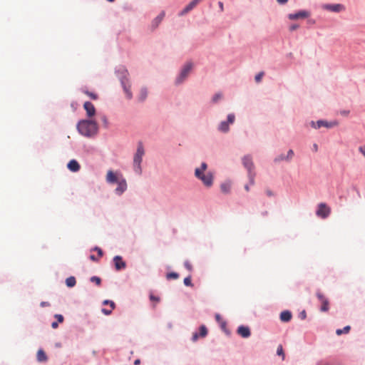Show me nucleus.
<instances>
[{
	"instance_id": "nucleus-1",
	"label": "nucleus",
	"mask_w": 365,
	"mask_h": 365,
	"mask_svg": "<svg viewBox=\"0 0 365 365\" xmlns=\"http://www.w3.org/2000/svg\"><path fill=\"white\" fill-rule=\"evenodd\" d=\"M207 165L205 163H202L200 168H197L195 170V176L202 181L203 185L207 187H210L213 184V173L211 172H207Z\"/></svg>"
},
{
	"instance_id": "nucleus-2",
	"label": "nucleus",
	"mask_w": 365,
	"mask_h": 365,
	"mask_svg": "<svg viewBox=\"0 0 365 365\" xmlns=\"http://www.w3.org/2000/svg\"><path fill=\"white\" fill-rule=\"evenodd\" d=\"M77 129L83 135L90 137L97 133L98 125L93 120H83L78 123Z\"/></svg>"
},
{
	"instance_id": "nucleus-3",
	"label": "nucleus",
	"mask_w": 365,
	"mask_h": 365,
	"mask_svg": "<svg viewBox=\"0 0 365 365\" xmlns=\"http://www.w3.org/2000/svg\"><path fill=\"white\" fill-rule=\"evenodd\" d=\"M145 155V149L142 142L138 143L136 153L133 157V170L135 173L140 175L142 173L141 162Z\"/></svg>"
},
{
	"instance_id": "nucleus-4",
	"label": "nucleus",
	"mask_w": 365,
	"mask_h": 365,
	"mask_svg": "<svg viewBox=\"0 0 365 365\" xmlns=\"http://www.w3.org/2000/svg\"><path fill=\"white\" fill-rule=\"evenodd\" d=\"M242 164L244 167L247 170L248 172V178L250 180V185H253L255 184V173L254 172V164L252 162V159L250 155H245L242 158Z\"/></svg>"
},
{
	"instance_id": "nucleus-5",
	"label": "nucleus",
	"mask_w": 365,
	"mask_h": 365,
	"mask_svg": "<svg viewBox=\"0 0 365 365\" xmlns=\"http://www.w3.org/2000/svg\"><path fill=\"white\" fill-rule=\"evenodd\" d=\"M322 8L325 11H328L333 13H340L344 11L346 9L345 6L341 4H325L322 6Z\"/></svg>"
},
{
	"instance_id": "nucleus-6",
	"label": "nucleus",
	"mask_w": 365,
	"mask_h": 365,
	"mask_svg": "<svg viewBox=\"0 0 365 365\" xmlns=\"http://www.w3.org/2000/svg\"><path fill=\"white\" fill-rule=\"evenodd\" d=\"M316 295L322 304L320 311L322 312H328L329 309V299L319 291L317 292Z\"/></svg>"
},
{
	"instance_id": "nucleus-7",
	"label": "nucleus",
	"mask_w": 365,
	"mask_h": 365,
	"mask_svg": "<svg viewBox=\"0 0 365 365\" xmlns=\"http://www.w3.org/2000/svg\"><path fill=\"white\" fill-rule=\"evenodd\" d=\"M192 68V63H187L185 65L179 76L176 78V83H181L188 76Z\"/></svg>"
},
{
	"instance_id": "nucleus-8",
	"label": "nucleus",
	"mask_w": 365,
	"mask_h": 365,
	"mask_svg": "<svg viewBox=\"0 0 365 365\" xmlns=\"http://www.w3.org/2000/svg\"><path fill=\"white\" fill-rule=\"evenodd\" d=\"M235 116L233 113L227 115V121H222L219 125V130L223 133H227L229 130V125L235 122Z\"/></svg>"
},
{
	"instance_id": "nucleus-9",
	"label": "nucleus",
	"mask_w": 365,
	"mask_h": 365,
	"mask_svg": "<svg viewBox=\"0 0 365 365\" xmlns=\"http://www.w3.org/2000/svg\"><path fill=\"white\" fill-rule=\"evenodd\" d=\"M331 212V209L328 207L325 203H320L318 205V209L317 210V215L322 218H327Z\"/></svg>"
},
{
	"instance_id": "nucleus-10",
	"label": "nucleus",
	"mask_w": 365,
	"mask_h": 365,
	"mask_svg": "<svg viewBox=\"0 0 365 365\" xmlns=\"http://www.w3.org/2000/svg\"><path fill=\"white\" fill-rule=\"evenodd\" d=\"M310 16V13L307 11L302 10L295 14H290L288 16V18L290 20H297L299 19H305Z\"/></svg>"
},
{
	"instance_id": "nucleus-11",
	"label": "nucleus",
	"mask_w": 365,
	"mask_h": 365,
	"mask_svg": "<svg viewBox=\"0 0 365 365\" xmlns=\"http://www.w3.org/2000/svg\"><path fill=\"white\" fill-rule=\"evenodd\" d=\"M121 84L124 89L125 93L128 99H131L133 97L132 93L130 91V85L128 78H124L121 79Z\"/></svg>"
},
{
	"instance_id": "nucleus-12",
	"label": "nucleus",
	"mask_w": 365,
	"mask_h": 365,
	"mask_svg": "<svg viewBox=\"0 0 365 365\" xmlns=\"http://www.w3.org/2000/svg\"><path fill=\"white\" fill-rule=\"evenodd\" d=\"M202 0H192L179 14L180 16H183L192 10Z\"/></svg>"
},
{
	"instance_id": "nucleus-13",
	"label": "nucleus",
	"mask_w": 365,
	"mask_h": 365,
	"mask_svg": "<svg viewBox=\"0 0 365 365\" xmlns=\"http://www.w3.org/2000/svg\"><path fill=\"white\" fill-rule=\"evenodd\" d=\"M113 262L115 264V268L117 271L123 269L126 267L125 262L123 260L120 256H115L113 258Z\"/></svg>"
},
{
	"instance_id": "nucleus-14",
	"label": "nucleus",
	"mask_w": 365,
	"mask_h": 365,
	"mask_svg": "<svg viewBox=\"0 0 365 365\" xmlns=\"http://www.w3.org/2000/svg\"><path fill=\"white\" fill-rule=\"evenodd\" d=\"M83 108L86 111L88 117H92L96 114V108L93 104L89 101H86L83 104Z\"/></svg>"
},
{
	"instance_id": "nucleus-15",
	"label": "nucleus",
	"mask_w": 365,
	"mask_h": 365,
	"mask_svg": "<svg viewBox=\"0 0 365 365\" xmlns=\"http://www.w3.org/2000/svg\"><path fill=\"white\" fill-rule=\"evenodd\" d=\"M118 187L115 189V192L118 194H122L127 188V183L125 179H120L118 182Z\"/></svg>"
},
{
	"instance_id": "nucleus-16",
	"label": "nucleus",
	"mask_w": 365,
	"mask_h": 365,
	"mask_svg": "<svg viewBox=\"0 0 365 365\" xmlns=\"http://www.w3.org/2000/svg\"><path fill=\"white\" fill-rule=\"evenodd\" d=\"M237 334L243 338H247L250 336V330L249 327L245 326H240L238 327Z\"/></svg>"
},
{
	"instance_id": "nucleus-17",
	"label": "nucleus",
	"mask_w": 365,
	"mask_h": 365,
	"mask_svg": "<svg viewBox=\"0 0 365 365\" xmlns=\"http://www.w3.org/2000/svg\"><path fill=\"white\" fill-rule=\"evenodd\" d=\"M119 180L118 176L112 170H108L106 175V181L109 183H115Z\"/></svg>"
},
{
	"instance_id": "nucleus-18",
	"label": "nucleus",
	"mask_w": 365,
	"mask_h": 365,
	"mask_svg": "<svg viewBox=\"0 0 365 365\" xmlns=\"http://www.w3.org/2000/svg\"><path fill=\"white\" fill-rule=\"evenodd\" d=\"M67 167L72 172H78L81 168L79 163L76 160H70Z\"/></svg>"
},
{
	"instance_id": "nucleus-19",
	"label": "nucleus",
	"mask_w": 365,
	"mask_h": 365,
	"mask_svg": "<svg viewBox=\"0 0 365 365\" xmlns=\"http://www.w3.org/2000/svg\"><path fill=\"white\" fill-rule=\"evenodd\" d=\"M292 319V313L289 311H284L280 314V319L282 322H287Z\"/></svg>"
},
{
	"instance_id": "nucleus-20",
	"label": "nucleus",
	"mask_w": 365,
	"mask_h": 365,
	"mask_svg": "<svg viewBox=\"0 0 365 365\" xmlns=\"http://www.w3.org/2000/svg\"><path fill=\"white\" fill-rule=\"evenodd\" d=\"M165 11H162L153 21V23H152V26L154 27V28H156L158 26V25L161 23V21H163L164 16H165Z\"/></svg>"
},
{
	"instance_id": "nucleus-21",
	"label": "nucleus",
	"mask_w": 365,
	"mask_h": 365,
	"mask_svg": "<svg viewBox=\"0 0 365 365\" xmlns=\"http://www.w3.org/2000/svg\"><path fill=\"white\" fill-rule=\"evenodd\" d=\"M36 357H37L38 361H39V362H45L48 359L46 353L42 349H39L37 351Z\"/></svg>"
},
{
	"instance_id": "nucleus-22",
	"label": "nucleus",
	"mask_w": 365,
	"mask_h": 365,
	"mask_svg": "<svg viewBox=\"0 0 365 365\" xmlns=\"http://www.w3.org/2000/svg\"><path fill=\"white\" fill-rule=\"evenodd\" d=\"M231 189V183L230 182H224L220 185V190L222 192L225 194H227L230 192Z\"/></svg>"
},
{
	"instance_id": "nucleus-23",
	"label": "nucleus",
	"mask_w": 365,
	"mask_h": 365,
	"mask_svg": "<svg viewBox=\"0 0 365 365\" xmlns=\"http://www.w3.org/2000/svg\"><path fill=\"white\" fill-rule=\"evenodd\" d=\"M148 96V91L146 88H143L141 90H140V94H139V96H138V99L140 101H143L146 99Z\"/></svg>"
},
{
	"instance_id": "nucleus-24",
	"label": "nucleus",
	"mask_w": 365,
	"mask_h": 365,
	"mask_svg": "<svg viewBox=\"0 0 365 365\" xmlns=\"http://www.w3.org/2000/svg\"><path fill=\"white\" fill-rule=\"evenodd\" d=\"M76 283V278L74 277H68L66 280V284L68 287H73Z\"/></svg>"
},
{
	"instance_id": "nucleus-25",
	"label": "nucleus",
	"mask_w": 365,
	"mask_h": 365,
	"mask_svg": "<svg viewBox=\"0 0 365 365\" xmlns=\"http://www.w3.org/2000/svg\"><path fill=\"white\" fill-rule=\"evenodd\" d=\"M312 126L314 128H319L322 126L329 127L328 123L326 122V121H324V120H318L317 122V125H315V123L314 122H312Z\"/></svg>"
},
{
	"instance_id": "nucleus-26",
	"label": "nucleus",
	"mask_w": 365,
	"mask_h": 365,
	"mask_svg": "<svg viewBox=\"0 0 365 365\" xmlns=\"http://www.w3.org/2000/svg\"><path fill=\"white\" fill-rule=\"evenodd\" d=\"M215 319L217 322L220 324L222 329H225L226 327V322L222 319L219 314H215Z\"/></svg>"
},
{
	"instance_id": "nucleus-27",
	"label": "nucleus",
	"mask_w": 365,
	"mask_h": 365,
	"mask_svg": "<svg viewBox=\"0 0 365 365\" xmlns=\"http://www.w3.org/2000/svg\"><path fill=\"white\" fill-rule=\"evenodd\" d=\"M350 329H351L350 326H346V327H344V329H337V330L336 331V334L337 335H341V334H347V333H349V332Z\"/></svg>"
},
{
	"instance_id": "nucleus-28",
	"label": "nucleus",
	"mask_w": 365,
	"mask_h": 365,
	"mask_svg": "<svg viewBox=\"0 0 365 365\" xmlns=\"http://www.w3.org/2000/svg\"><path fill=\"white\" fill-rule=\"evenodd\" d=\"M199 334L201 337H205L207 334V329L205 325L200 326Z\"/></svg>"
},
{
	"instance_id": "nucleus-29",
	"label": "nucleus",
	"mask_w": 365,
	"mask_h": 365,
	"mask_svg": "<svg viewBox=\"0 0 365 365\" xmlns=\"http://www.w3.org/2000/svg\"><path fill=\"white\" fill-rule=\"evenodd\" d=\"M277 354L279 356H282V360L284 359L285 354L284 353L283 347H282V346L281 344L277 346Z\"/></svg>"
},
{
	"instance_id": "nucleus-30",
	"label": "nucleus",
	"mask_w": 365,
	"mask_h": 365,
	"mask_svg": "<svg viewBox=\"0 0 365 365\" xmlns=\"http://www.w3.org/2000/svg\"><path fill=\"white\" fill-rule=\"evenodd\" d=\"M178 277H179V274L176 272H170V273H168L166 275L167 279H176Z\"/></svg>"
},
{
	"instance_id": "nucleus-31",
	"label": "nucleus",
	"mask_w": 365,
	"mask_h": 365,
	"mask_svg": "<svg viewBox=\"0 0 365 365\" xmlns=\"http://www.w3.org/2000/svg\"><path fill=\"white\" fill-rule=\"evenodd\" d=\"M184 284L185 286H187V287H192L193 284L192 283V281H191V277L190 276H188L187 277H185L184 279Z\"/></svg>"
},
{
	"instance_id": "nucleus-32",
	"label": "nucleus",
	"mask_w": 365,
	"mask_h": 365,
	"mask_svg": "<svg viewBox=\"0 0 365 365\" xmlns=\"http://www.w3.org/2000/svg\"><path fill=\"white\" fill-rule=\"evenodd\" d=\"M84 93L86 94L88 96H89L93 100H96L98 98V95L94 93L89 92L88 91H85Z\"/></svg>"
},
{
	"instance_id": "nucleus-33",
	"label": "nucleus",
	"mask_w": 365,
	"mask_h": 365,
	"mask_svg": "<svg viewBox=\"0 0 365 365\" xmlns=\"http://www.w3.org/2000/svg\"><path fill=\"white\" fill-rule=\"evenodd\" d=\"M91 281L92 282H94L96 283L98 286H99L101 284V279L100 277H96V276H93L91 278Z\"/></svg>"
},
{
	"instance_id": "nucleus-34",
	"label": "nucleus",
	"mask_w": 365,
	"mask_h": 365,
	"mask_svg": "<svg viewBox=\"0 0 365 365\" xmlns=\"http://www.w3.org/2000/svg\"><path fill=\"white\" fill-rule=\"evenodd\" d=\"M222 94L220 93H216L213 98H212V101L214 103H216L217 102V101H219L220 99H222Z\"/></svg>"
},
{
	"instance_id": "nucleus-35",
	"label": "nucleus",
	"mask_w": 365,
	"mask_h": 365,
	"mask_svg": "<svg viewBox=\"0 0 365 365\" xmlns=\"http://www.w3.org/2000/svg\"><path fill=\"white\" fill-rule=\"evenodd\" d=\"M264 72H262H262H259L258 74H257V75L255 76V81H256L257 83H259V82L261 81V80H262V77L264 76Z\"/></svg>"
},
{
	"instance_id": "nucleus-36",
	"label": "nucleus",
	"mask_w": 365,
	"mask_h": 365,
	"mask_svg": "<svg viewBox=\"0 0 365 365\" xmlns=\"http://www.w3.org/2000/svg\"><path fill=\"white\" fill-rule=\"evenodd\" d=\"M282 160H287V157L284 155H280L274 159L275 162H279Z\"/></svg>"
},
{
	"instance_id": "nucleus-37",
	"label": "nucleus",
	"mask_w": 365,
	"mask_h": 365,
	"mask_svg": "<svg viewBox=\"0 0 365 365\" xmlns=\"http://www.w3.org/2000/svg\"><path fill=\"white\" fill-rule=\"evenodd\" d=\"M54 317L57 319V322L59 323H62L64 320L63 315L56 314L54 315Z\"/></svg>"
},
{
	"instance_id": "nucleus-38",
	"label": "nucleus",
	"mask_w": 365,
	"mask_h": 365,
	"mask_svg": "<svg viewBox=\"0 0 365 365\" xmlns=\"http://www.w3.org/2000/svg\"><path fill=\"white\" fill-rule=\"evenodd\" d=\"M184 265H185V267L189 270V271H192V264H190V262L189 261H185L184 262Z\"/></svg>"
},
{
	"instance_id": "nucleus-39",
	"label": "nucleus",
	"mask_w": 365,
	"mask_h": 365,
	"mask_svg": "<svg viewBox=\"0 0 365 365\" xmlns=\"http://www.w3.org/2000/svg\"><path fill=\"white\" fill-rule=\"evenodd\" d=\"M359 151L365 158V144L359 147Z\"/></svg>"
},
{
	"instance_id": "nucleus-40",
	"label": "nucleus",
	"mask_w": 365,
	"mask_h": 365,
	"mask_svg": "<svg viewBox=\"0 0 365 365\" xmlns=\"http://www.w3.org/2000/svg\"><path fill=\"white\" fill-rule=\"evenodd\" d=\"M103 304H109L110 308H112V309L115 308V303L113 301L105 300L103 302Z\"/></svg>"
},
{
	"instance_id": "nucleus-41",
	"label": "nucleus",
	"mask_w": 365,
	"mask_h": 365,
	"mask_svg": "<svg viewBox=\"0 0 365 365\" xmlns=\"http://www.w3.org/2000/svg\"><path fill=\"white\" fill-rule=\"evenodd\" d=\"M293 156H294V152H293V150H289L288 151V153H287V156H286V157H287V160H291V159L293 158Z\"/></svg>"
},
{
	"instance_id": "nucleus-42",
	"label": "nucleus",
	"mask_w": 365,
	"mask_h": 365,
	"mask_svg": "<svg viewBox=\"0 0 365 365\" xmlns=\"http://www.w3.org/2000/svg\"><path fill=\"white\" fill-rule=\"evenodd\" d=\"M150 299L151 301L155 302L156 303H158L160 301V298L158 297L154 296L153 294L150 295Z\"/></svg>"
},
{
	"instance_id": "nucleus-43",
	"label": "nucleus",
	"mask_w": 365,
	"mask_h": 365,
	"mask_svg": "<svg viewBox=\"0 0 365 365\" xmlns=\"http://www.w3.org/2000/svg\"><path fill=\"white\" fill-rule=\"evenodd\" d=\"M113 309L110 308V309H102V312L105 314L106 315H109L111 314Z\"/></svg>"
},
{
	"instance_id": "nucleus-44",
	"label": "nucleus",
	"mask_w": 365,
	"mask_h": 365,
	"mask_svg": "<svg viewBox=\"0 0 365 365\" xmlns=\"http://www.w3.org/2000/svg\"><path fill=\"white\" fill-rule=\"evenodd\" d=\"M95 250L97 251L99 257L103 256V251L101 248L96 247H95Z\"/></svg>"
},
{
	"instance_id": "nucleus-45",
	"label": "nucleus",
	"mask_w": 365,
	"mask_h": 365,
	"mask_svg": "<svg viewBox=\"0 0 365 365\" xmlns=\"http://www.w3.org/2000/svg\"><path fill=\"white\" fill-rule=\"evenodd\" d=\"M199 336H200V334H197V333H196V332H195V333H193V334H192V340L193 341H196L197 340V339H198V337H199Z\"/></svg>"
},
{
	"instance_id": "nucleus-46",
	"label": "nucleus",
	"mask_w": 365,
	"mask_h": 365,
	"mask_svg": "<svg viewBox=\"0 0 365 365\" xmlns=\"http://www.w3.org/2000/svg\"><path fill=\"white\" fill-rule=\"evenodd\" d=\"M299 28V26L297 24H293L290 27H289V30L290 31H294V30H296L297 29Z\"/></svg>"
},
{
	"instance_id": "nucleus-47",
	"label": "nucleus",
	"mask_w": 365,
	"mask_h": 365,
	"mask_svg": "<svg viewBox=\"0 0 365 365\" xmlns=\"http://www.w3.org/2000/svg\"><path fill=\"white\" fill-rule=\"evenodd\" d=\"M266 194L269 197H272V196L274 195V192L272 190H266Z\"/></svg>"
},
{
	"instance_id": "nucleus-48",
	"label": "nucleus",
	"mask_w": 365,
	"mask_h": 365,
	"mask_svg": "<svg viewBox=\"0 0 365 365\" xmlns=\"http://www.w3.org/2000/svg\"><path fill=\"white\" fill-rule=\"evenodd\" d=\"M307 317V314H306V312L305 311H302L301 313H300V317L302 319H304Z\"/></svg>"
},
{
	"instance_id": "nucleus-49",
	"label": "nucleus",
	"mask_w": 365,
	"mask_h": 365,
	"mask_svg": "<svg viewBox=\"0 0 365 365\" xmlns=\"http://www.w3.org/2000/svg\"><path fill=\"white\" fill-rule=\"evenodd\" d=\"M218 5H219V7H220V9L221 11H224V5H223V3L222 1H219L218 2Z\"/></svg>"
},
{
	"instance_id": "nucleus-50",
	"label": "nucleus",
	"mask_w": 365,
	"mask_h": 365,
	"mask_svg": "<svg viewBox=\"0 0 365 365\" xmlns=\"http://www.w3.org/2000/svg\"><path fill=\"white\" fill-rule=\"evenodd\" d=\"M58 322H52V324H51V327H52L53 329H57V328H58Z\"/></svg>"
},
{
	"instance_id": "nucleus-51",
	"label": "nucleus",
	"mask_w": 365,
	"mask_h": 365,
	"mask_svg": "<svg viewBox=\"0 0 365 365\" xmlns=\"http://www.w3.org/2000/svg\"><path fill=\"white\" fill-rule=\"evenodd\" d=\"M317 365H331V364L327 361H322L319 362Z\"/></svg>"
},
{
	"instance_id": "nucleus-52",
	"label": "nucleus",
	"mask_w": 365,
	"mask_h": 365,
	"mask_svg": "<svg viewBox=\"0 0 365 365\" xmlns=\"http://www.w3.org/2000/svg\"><path fill=\"white\" fill-rule=\"evenodd\" d=\"M277 1L280 4H284L288 1V0H277Z\"/></svg>"
},
{
	"instance_id": "nucleus-53",
	"label": "nucleus",
	"mask_w": 365,
	"mask_h": 365,
	"mask_svg": "<svg viewBox=\"0 0 365 365\" xmlns=\"http://www.w3.org/2000/svg\"><path fill=\"white\" fill-rule=\"evenodd\" d=\"M90 259L92 260V261H97L98 259L95 257V255H91L90 256Z\"/></svg>"
},
{
	"instance_id": "nucleus-54",
	"label": "nucleus",
	"mask_w": 365,
	"mask_h": 365,
	"mask_svg": "<svg viewBox=\"0 0 365 365\" xmlns=\"http://www.w3.org/2000/svg\"><path fill=\"white\" fill-rule=\"evenodd\" d=\"M349 111L347 110H343L341 112V114L343 115H347L349 114Z\"/></svg>"
},
{
	"instance_id": "nucleus-55",
	"label": "nucleus",
	"mask_w": 365,
	"mask_h": 365,
	"mask_svg": "<svg viewBox=\"0 0 365 365\" xmlns=\"http://www.w3.org/2000/svg\"><path fill=\"white\" fill-rule=\"evenodd\" d=\"M49 304L48 302H42L41 303V307H45V306H48Z\"/></svg>"
},
{
	"instance_id": "nucleus-56",
	"label": "nucleus",
	"mask_w": 365,
	"mask_h": 365,
	"mask_svg": "<svg viewBox=\"0 0 365 365\" xmlns=\"http://www.w3.org/2000/svg\"><path fill=\"white\" fill-rule=\"evenodd\" d=\"M140 363V359H136L135 361H134V364L135 365H139Z\"/></svg>"
},
{
	"instance_id": "nucleus-57",
	"label": "nucleus",
	"mask_w": 365,
	"mask_h": 365,
	"mask_svg": "<svg viewBox=\"0 0 365 365\" xmlns=\"http://www.w3.org/2000/svg\"><path fill=\"white\" fill-rule=\"evenodd\" d=\"M245 190H246L247 192H249V191H250V187H249V185H246L245 186Z\"/></svg>"
},
{
	"instance_id": "nucleus-58",
	"label": "nucleus",
	"mask_w": 365,
	"mask_h": 365,
	"mask_svg": "<svg viewBox=\"0 0 365 365\" xmlns=\"http://www.w3.org/2000/svg\"><path fill=\"white\" fill-rule=\"evenodd\" d=\"M313 147H314V151H317V150H318V146H317V144H314V146H313Z\"/></svg>"
}]
</instances>
